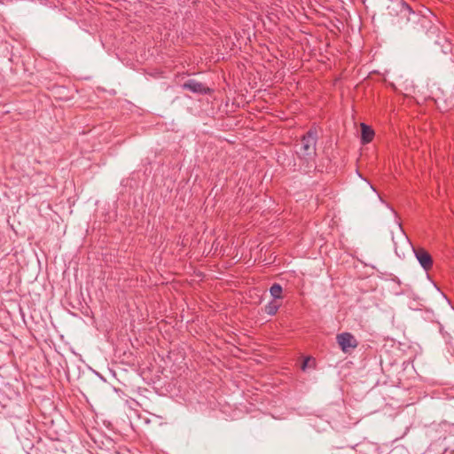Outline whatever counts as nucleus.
I'll list each match as a JSON object with an SVG mask.
<instances>
[{
  "label": "nucleus",
  "instance_id": "obj_9",
  "mask_svg": "<svg viewBox=\"0 0 454 454\" xmlns=\"http://www.w3.org/2000/svg\"><path fill=\"white\" fill-rule=\"evenodd\" d=\"M282 292V286L278 283H274L270 288V293L274 299H281Z\"/></svg>",
  "mask_w": 454,
  "mask_h": 454
},
{
  "label": "nucleus",
  "instance_id": "obj_5",
  "mask_svg": "<svg viewBox=\"0 0 454 454\" xmlns=\"http://www.w3.org/2000/svg\"><path fill=\"white\" fill-rule=\"evenodd\" d=\"M183 89L188 90L193 93L207 94L209 89L207 88L203 83L195 80H188L182 85Z\"/></svg>",
  "mask_w": 454,
  "mask_h": 454
},
{
  "label": "nucleus",
  "instance_id": "obj_6",
  "mask_svg": "<svg viewBox=\"0 0 454 454\" xmlns=\"http://www.w3.org/2000/svg\"><path fill=\"white\" fill-rule=\"evenodd\" d=\"M356 454H380V447L372 442H363L357 445Z\"/></svg>",
  "mask_w": 454,
  "mask_h": 454
},
{
  "label": "nucleus",
  "instance_id": "obj_2",
  "mask_svg": "<svg viewBox=\"0 0 454 454\" xmlns=\"http://www.w3.org/2000/svg\"><path fill=\"white\" fill-rule=\"evenodd\" d=\"M317 141V132L316 129H310L301 137L300 143L295 145V153L298 158L303 160L308 167L315 163Z\"/></svg>",
  "mask_w": 454,
  "mask_h": 454
},
{
  "label": "nucleus",
  "instance_id": "obj_4",
  "mask_svg": "<svg viewBox=\"0 0 454 454\" xmlns=\"http://www.w3.org/2000/svg\"><path fill=\"white\" fill-rule=\"evenodd\" d=\"M413 252L416 259L419 261V264L426 271H428L433 268V258L425 248L413 247Z\"/></svg>",
  "mask_w": 454,
  "mask_h": 454
},
{
  "label": "nucleus",
  "instance_id": "obj_8",
  "mask_svg": "<svg viewBox=\"0 0 454 454\" xmlns=\"http://www.w3.org/2000/svg\"><path fill=\"white\" fill-rule=\"evenodd\" d=\"M279 307L280 304L277 301H271L264 307V311L270 316H274L277 314Z\"/></svg>",
  "mask_w": 454,
  "mask_h": 454
},
{
  "label": "nucleus",
  "instance_id": "obj_10",
  "mask_svg": "<svg viewBox=\"0 0 454 454\" xmlns=\"http://www.w3.org/2000/svg\"><path fill=\"white\" fill-rule=\"evenodd\" d=\"M309 359H306L304 362H303V364H302V369L304 370L305 367L307 366V362H308Z\"/></svg>",
  "mask_w": 454,
  "mask_h": 454
},
{
  "label": "nucleus",
  "instance_id": "obj_3",
  "mask_svg": "<svg viewBox=\"0 0 454 454\" xmlns=\"http://www.w3.org/2000/svg\"><path fill=\"white\" fill-rule=\"evenodd\" d=\"M337 343L344 353H349L351 349L358 346L355 336L350 333H341L336 336Z\"/></svg>",
  "mask_w": 454,
  "mask_h": 454
},
{
  "label": "nucleus",
  "instance_id": "obj_7",
  "mask_svg": "<svg viewBox=\"0 0 454 454\" xmlns=\"http://www.w3.org/2000/svg\"><path fill=\"white\" fill-rule=\"evenodd\" d=\"M361 142L363 145L369 144L374 137V130L365 123H361Z\"/></svg>",
  "mask_w": 454,
  "mask_h": 454
},
{
  "label": "nucleus",
  "instance_id": "obj_1",
  "mask_svg": "<svg viewBox=\"0 0 454 454\" xmlns=\"http://www.w3.org/2000/svg\"><path fill=\"white\" fill-rule=\"evenodd\" d=\"M387 5L391 24L398 30L411 33H424L430 38L439 37L441 30L437 18L429 12V15L416 12L403 0H389Z\"/></svg>",
  "mask_w": 454,
  "mask_h": 454
}]
</instances>
